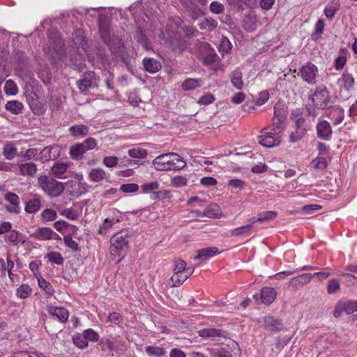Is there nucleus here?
<instances>
[{"mask_svg": "<svg viewBox=\"0 0 357 357\" xmlns=\"http://www.w3.org/2000/svg\"><path fill=\"white\" fill-rule=\"evenodd\" d=\"M38 183L39 188L50 197H59L65 189L63 183L47 175L39 176Z\"/></svg>", "mask_w": 357, "mask_h": 357, "instance_id": "nucleus-1", "label": "nucleus"}, {"mask_svg": "<svg viewBox=\"0 0 357 357\" xmlns=\"http://www.w3.org/2000/svg\"><path fill=\"white\" fill-rule=\"evenodd\" d=\"M130 236L128 230H121L116 233L110 239V252L112 255L120 257L128 249Z\"/></svg>", "mask_w": 357, "mask_h": 357, "instance_id": "nucleus-2", "label": "nucleus"}, {"mask_svg": "<svg viewBox=\"0 0 357 357\" xmlns=\"http://www.w3.org/2000/svg\"><path fill=\"white\" fill-rule=\"evenodd\" d=\"M314 107L325 109L331 103L330 93L325 86L321 85L316 88L314 92L310 97Z\"/></svg>", "mask_w": 357, "mask_h": 357, "instance_id": "nucleus-3", "label": "nucleus"}, {"mask_svg": "<svg viewBox=\"0 0 357 357\" xmlns=\"http://www.w3.org/2000/svg\"><path fill=\"white\" fill-rule=\"evenodd\" d=\"M298 75L308 84L314 85L317 84L319 75L318 68L314 64L307 63L301 67Z\"/></svg>", "mask_w": 357, "mask_h": 357, "instance_id": "nucleus-4", "label": "nucleus"}, {"mask_svg": "<svg viewBox=\"0 0 357 357\" xmlns=\"http://www.w3.org/2000/svg\"><path fill=\"white\" fill-rule=\"evenodd\" d=\"M71 166H73L71 162L57 161L51 167V174L60 179L70 178L72 172L70 168Z\"/></svg>", "mask_w": 357, "mask_h": 357, "instance_id": "nucleus-5", "label": "nucleus"}, {"mask_svg": "<svg viewBox=\"0 0 357 357\" xmlns=\"http://www.w3.org/2000/svg\"><path fill=\"white\" fill-rule=\"evenodd\" d=\"M4 200L8 202V204L5 205L8 212L15 214H19L21 212L20 198L17 194L8 192L4 195Z\"/></svg>", "mask_w": 357, "mask_h": 357, "instance_id": "nucleus-6", "label": "nucleus"}, {"mask_svg": "<svg viewBox=\"0 0 357 357\" xmlns=\"http://www.w3.org/2000/svg\"><path fill=\"white\" fill-rule=\"evenodd\" d=\"M61 149L59 145L53 144L46 146L39 153L38 160L42 162L56 160L61 156Z\"/></svg>", "mask_w": 357, "mask_h": 357, "instance_id": "nucleus-7", "label": "nucleus"}, {"mask_svg": "<svg viewBox=\"0 0 357 357\" xmlns=\"http://www.w3.org/2000/svg\"><path fill=\"white\" fill-rule=\"evenodd\" d=\"M98 80L99 78L96 75L95 73L89 71L83 75L82 78L77 81V84L82 92H85L89 89L96 86Z\"/></svg>", "mask_w": 357, "mask_h": 357, "instance_id": "nucleus-8", "label": "nucleus"}, {"mask_svg": "<svg viewBox=\"0 0 357 357\" xmlns=\"http://www.w3.org/2000/svg\"><path fill=\"white\" fill-rule=\"evenodd\" d=\"M259 142L261 145L271 148L278 146L281 142V135L271 130H266L264 135L259 137Z\"/></svg>", "mask_w": 357, "mask_h": 357, "instance_id": "nucleus-9", "label": "nucleus"}, {"mask_svg": "<svg viewBox=\"0 0 357 357\" xmlns=\"http://www.w3.org/2000/svg\"><path fill=\"white\" fill-rule=\"evenodd\" d=\"M276 298V291L273 287H266L261 289L259 294H255L253 296V298L256 302H259L261 299V302L265 305L271 304Z\"/></svg>", "mask_w": 357, "mask_h": 357, "instance_id": "nucleus-10", "label": "nucleus"}, {"mask_svg": "<svg viewBox=\"0 0 357 357\" xmlns=\"http://www.w3.org/2000/svg\"><path fill=\"white\" fill-rule=\"evenodd\" d=\"M170 153L158 155L153 160V165L158 171L171 170Z\"/></svg>", "mask_w": 357, "mask_h": 357, "instance_id": "nucleus-11", "label": "nucleus"}, {"mask_svg": "<svg viewBox=\"0 0 357 357\" xmlns=\"http://www.w3.org/2000/svg\"><path fill=\"white\" fill-rule=\"evenodd\" d=\"M318 137L330 140L332 137V128L331 124L326 120L319 121L316 126Z\"/></svg>", "mask_w": 357, "mask_h": 357, "instance_id": "nucleus-12", "label": "nucleus"}, {"mask_svg": "<svg viewBox=\"0 0 357 357\" xmlns=\"http://www.w3.org/2000/svg\"><path fill=\"white\" fill-rule=\"evenodd\" d=\"M17 166V174L24 176L33 177L37 172V165L33 162H22Z\"/></svg>", "mask_w": 357, "mask_h": 357, "instance_id": "nucleus-13", "label": "nucleus"}, {"mask_svg": "<svg viewBox=\"0 0 357 357\" xmlns=\"http://www.w3.org/2000/svg\"><path fill=\"white\" fill-rule=\"evenodd\" d=\"M47 312L52 317H56L61 322H66L69 317L68 311L61 307L47 306Z\"/></svg>", "mask_w": 357, "mask_h": 357, "instance_id": "nucleus-14", "label": "nucleus"}, {"mask_svg": "<svg viewBox=\"0 0 357 357\" xmlns=\"http://www.w3.org/2000/svg\"><path fill=\"white\" fill-rule=\"evenodd\" d=\"M218 253V249L216 247H208L200 249L197 251V255L194 257L195 260L205 261L211 258Z\"/></svg>", "mask_w": 357, "mask_h": 357, "instance_id": "nucleus-15", "label": "nucleus"}, {"mask_svg": "<svg viewBox=\"0 0 357 357\" xmlns=\"http://www.w3.org/2000/svg\"><path fill=\"white\" fill-rule=\"evenodd\" d=\"M326 116L333 119V123L335 125L341 123L344 117V109L340 106H335L331 108L327 112Z\"/></svg>", "mask_w": 357, "mask_h": 357, "instance_id": "nucleus-16", "label": "nucleus"}, {"mask_svg": "<svg viewBox=\"0 0 357 357\" xmlns=\"http://www.w3.org/2000/svg\"><path fill=\"white\" fill-rule=\"evenodd\" d=\"M199 336L203 338L215 340L216 337H225V332L214 328H203L198 331Z\"/></svg>", "mask_w": 357, "mask_h": 357, "instance_id": "nucleus-17", "label": "nucleus"}, {"mask_svg": "<svg viewBox=\"0 0 357 357\" xmlns=\"http://www.w3.org/2000/svg\"><path fill=\"white\" fill-rule=\"evenodd\" d=\"M41 207V197L40 195L34 197L26 202L24 210L27 213H35L39 211Z\"/></svg>", "mask_w": 357, "mask_h": 357, "instance_id": "nucleus-18", "label": "nucleus"}, {"mask_svg": "<svg viewBox=\"0 0 357 357\" xmlns=\"http://www.w3.org/2000/svg\"><path fill=\"white\" fill-rule=\"evenodd\" d=\"M265 328L271 332H278L282 328V324L279 319H274L273 317L267 316L264 317Z\"/></svg>", "mask_w": 357, "mask_h": 357, "instance_id": "nucleus-19", "label": "nucleus"}, {"mask_svg": "<svg viewBox=\"0 0 357 357\" xmlns=\"http://www.w3.org/2000/svg\"><path fill=\"white\" fill-rule=\"evenodd\" d=\"M53 234L50 227H40L35 231L33 237L39 241H47L52 238Z\"/></svg>", "mask_w": 357, "mask_h": 357, "instance_id": "nucleus-20", "label": "nucleus"}, {"mask_svg": "<svg viewBox=\"0 0 357 357\" xmlns=\"http://www.w3.org/2000/svg\"><path fill=\"white\" fill-rule=\"evenodd\" d=\"M89 128L83 124H77L69 128L70 134L76 138L84 137L89 133Z\"/></svg>", "mask_w": 357, "mask_h": 357, "instance_id": "nucleus-21", "label": "nucleus"}, {"mask_svg": "<svg viewBox=\"0 0 357 357\" xmlns=\"http://www.w3.org/2000/svg\"><path fill=\"white\" fill-rule=\"evenodd\" d=\"M243 73L239 68H236L231 75V82L234 87L236 89H241L244 86L243 81Z\"/></svg>", "mask_w": 357, "mask_h": 357, "instance_id": "nucleus-22", "label": "nucleus"}, {"mask_svg": "<svg viewBox=\"0 0 357 357\" xmlns=\"http://www.w3.org/2000/svg\"><path fill=\"white\" fill-rule=\"evenodd\" d=\"M354 78L349 73H344L337 80V84L346 91H349L354 86Z\"/></svg>", "mask_w": 357, "mask_h": 357, "instance_id": "nucleus-23", "label": "nucleus"}, {"mask_svg": "<svg viewBox=\"0 0 357 357\" xmlns=\"http://www.w3.org/2000/svg\"><path fill=\"white\" fill-rule=\"evenodd\" d=\"M313 275L310 273H304L291 279L290 284L294 287H301L309 283Z\"/></svg>", "mask_w": 357, "mask_h": 357, "instance_id": "nucleus-24", "label": "nucleus"}, {"mask_svg": "<svg viewBox=\"0 0 357 357\" xmlns=\"http://www.w3.org/2000/svg\"><path fill=\"white\" fill-rule=\"evenodd\" d=\"M170 155L171 170L182 169L185 167L186 162L178 154L170 153Z\"/></svg>", "mask_w": 357, "mask_h": 357, "instance_id": "nucleus-25", "label": "nucleus"}, {"mask_svg": "<svg viewBox=\"0 0 357 357\" xmlns=\"http://www.w3.org/2000/svg\"><path fill=\"white\" fill-rule=\"evenodd\" d=\"M3 155L6 159L11 160L17 155V149L13 143L8 142L3 146Z\"/></svg>", "mask_w": 357, "mask_h": 357, "instance_id": "nucleus-26", "label": "nucleus"}, {"mask_svg": "<svg viewBox=\"0 0 357 357\" xmlns=\"http://www.w3.org/2000/svg\"><path fill=\"white\" fill-rule=\"evenodd\" d=\"M86 153L84 148H83L79 143L75 144L70 146L69 155L74 160H78L83 158V155Z\"/></svg>", "mask_w": 357, "mask_h": 357, "instance_id": "nucleus-27", "label": "nucleus"}, {"mask_svg": "<svg viewBox=\"0 0 357 357\" xmlns=\"http://www.w3.org/2000/svg\"><path fill=\"white\" fill-rule=\"evenodd\" d=\"M6 110L12 113L13 114H20L22 112L24 107L23 104L18 100H10L8 101L5 105Z\"/></svg>", "mask_w": 357, "mask_h": 357, "instance_id": "nucleus-28", "label": "nucleus"}, {"mask_svg": "<svg viewBox=\"0 0 357 357\" xmlns=\"http://www.w3.org/2000/svg\"><path fill=\"white\" fill-rule=\"evenodd\" d=\"M143 63L146 70L151 73L158 72L161 68L160 63L152 58L144 59Z\"/></svg>", "mask_w": 357, "mask_h": 357, "instance_id": "nucleus-29", "label": "nucleus"}, {"mask_svg": "<svg viewBox=\"0 0 357 357\" xmlns=\"http://www.w3.org/2000/svg\"><path fill=\"white\" fill-rule=\"evenodd\" d=\"M5 240L15 245L20 243H24L25 241L22 234L15 230H10L5 237Z\"/></svg>", "mask_w": 357, "mask_h": 357, "instance_id": "nucleus-30", "label": "nucleus"}, {"mask_svg": "<svg viewBox=\"0 0 357 357\" xmlns=\"http://www.w3.org/2000/svg\"><path fill=\"white\" fill-rule=\"evenodd\" d=\"M119 222L118 219L114 218H105L102 224L100 225L98 229V234L101 235H105L107 234L113 225Z\"/></svg>", "mask_w": 357, "mask_h": 357, "instance_id": "nucleus-31", "label": "nucleus"}, {"mask_svg": "<svg viewBox=\"0 0 357 357\" xmlns=\"http://www.w3.org/2000/svg\"><path fill=\"white\" fill-rule=\"evenodd\" d=\"M252 228V224L241 226L240 227L231 229L230 231V234L232 236H246L250 234Z\"/></svg>", "mask_w": 357, "mask_h": 357, "instance_id": "nucleus-32", "label": "nucleus"}, {"mask_svg": "<svg viewBox=\"0 0 357 357\" xmlns=\"http://www.w3.org/2000/svg\"><path fill=\"white\" fill-rule=\"evenodd\" d=\"M145 351L151 357H162L166 354L165 349L159 346H147Z\"/></svg>", "mask_w": 357, "mask_h": 357, "instance_id": "nucleus-33", "label": "nucleus"}, {"mask_svg": "<svg viewBox=\"0 0 357 357\" xmlns=\"http://www.w3.org/2000/svg\"><path fill=\"white\" fill-rule=\"evenodd\" d=\"M199 26L202 30L211 31L218 26V22L213 18L206 17L199 22Z\"/></svg>", "mask_w": 357, "mask_h": 357, "instance_id": "nucleus-34", "label": "nucleus"}, {"mask_svg": "<svg viewBox=\"0 0 357 357\" xmlns=\"http://www.w3.org/2000/svg\"><path fill=\"white\" fill-rule=\"evenodd\" d=\"M32 293V289L26 284H22L16 289V296L21 299H26Z\"/></svg>", "mask_w": 357, "mask_h": 357, "instance_id": "nucleus-35", "label": "nucleus"}, {"mask_svg": "<svg viewBox=\"0 0 357 357\" xmlns=\"http://www.w3.org/2000/svg\"><path fill=\"white\" fill-rule=\"evenodd\" d=\"M306 128H294L289 135V142L295 143L301 140L306 135Z\"/></svg>", "mask_w": 357, "mask_h": 357, "instance_id": "nucleus-36", "label": "nucleus"}, {"mask_svg": "<svg viewBox=\"0 0 357 357\" xmlns=\"http://www.w3.org/2000/svg\"><path fill=\"white\" fill-rule=\"evenodd\" d=\"M201 82L202 81L199 79L189 78L183 82L182 88L184 91L195 89L201 86Z\"/></svg>", "mask_w": 357, "mask_h": 357, "instance_id": "nucleus-37", "label": "nucleus"}, {"mask_svg": "<svg viewBox=\"0 0 357 357\" xmlns=\"http://www.w3.org/2000/svg\"><path fill=\"white\" fill-rule=\"evenodd\" d=\"M106 177L105 172L100 168L93 169L89 173V178L93 182H99Z\"/></svg>", "mask_w": 357, "mask_h": 357, "instance_id": "nucleus-38", "label": "nucleus"}, {"mask_svg": "<svg viewBox=\"0 0 357 357\" xmlns=\"http://www.w3.org/2000/svg\"><path fill=\"white\" fill-rule=\"evenodd\" d=\"M13 267L14 262L10 260L9 255H8V267H5L4 260L2 258L0 259V271L1 272L8 271V277L11 280H13L15 276V275L11 271Z\"/></svg>", "mask_w": 357, "mask_h": 357, "instance_id": "nucleus-39", "label": "nucleus"}, {"mask_svg": "<svg viewBox=\"0 0 357 357\" xmlns=\"http://www.w3.org/2000/svg\"><path fill=\"white\" fill-rule=\"evenodd\" d=\"M128 153L131 158L137 159H144L148 155V152L146 149L139 147L130 149L128 150Z\"/></svg>", "mask_w": 357, "mask_h": 357, "instance_id": "nucleus-40", "label": "nucleus"}, {"mask_svg": "<svg viewBox=\"0 0 357 357\" xmlns=\"http://www.w3.org/2000/svg\"><path fill=\"white\" fill-rule=\"evenodd\" d=\"M5 93L8 96H15L18 93V88L12 79L6 82L3 87Z\"/></svg>", "mask_w": 357, "mask_h": 357, "instance_id": "nucleus-41", "label": "nucleus"}, {"mask_svg": "<svg viewBox=\"0 0 357 357\" xmlns=\"http://www.w3.org/2000/svg\"><path fill=\"white\" fill-rule=\"evenodd\" d=\"M278 215V213L273 211H263L257 215L256 221L262 222L264 221L274 220Z\"/></svg>", "mask_w": 357, "mask_h": 357, "instance_id": "nucleus-42", "label": "nucleus"}, {"mask_svg": "<svg viewBox=\"0 0 357 357\" xmlns=\"http://www.w3.org/2000/svg\"><path fill=\"white\" fill-rule=\"evenodd\" d=\"M188 279V275L184 274V272H181L180 273L175 274L171 277L170 281L172 282V287H179L181 286L186 280Z\"/></svg>", "mask_w": 357, "mask_h": 357, "instance_id": "nucleus-43", "label": "nucleus"}, {"mask_svg": "<svg viewBox=\"0 0 357 357\" xmlns=\"http://www.w3.org/2000/svg\"><path fill=\"white\" fill-rule=\"evenodd\" d=\"M51 263L61 265L63 263V258L59 252H50L45 257Z\"/></svg>", "mask_w": 357, "mask_h": 357, "instance_id": "nucleus-44", "label": "nucleus"}, {"mask_svg": "<svg viewBox=\"0 0 357 357\" xmlns=\"http://www.w3.org/2000/svg\"><path fill=\"white\" fill-rule=\"evenodd\" d=\"M39 287L43 289L47 294L49 296H52L54 293V289L52 284L43 279V278H39L38 280Z\"/></svg>", "mask_w": 357, "mask_h": 357, "instance_id": "nucleus-45", "label": "nucleus"}, {"mask_svg": "<svg viewBox=\"0 0 357 357\" xmlns=\"http://www.w3.org/2000/svg\"><path fill=\"white\" fill-rule=\"evenodd\" d=\"M41 218L45 222L53 221L57 218L56 213L52 208H46L40 214Z\"/></svg>", "mask_w": 357, "mask_h": 357, "instance_id": "nucleus-46", "label": "nucleus"}, {"mask_svg": "<svg viewBox=\"0 0 357 357\" xmlns=\"http://www.w3.org/2000/svg\"><path fill=\"white\" fill-rule=\"evenodd\" d=\"M73 341L74 344L81 349H85L88 347V342L86 341L83 334H76L73 335Z\"/></svg>", "mask_w": 357, "mask_h": 357, "instance_id": "nucleus-47", "label": "nucleus"}, {"mask_svg": "<svg viewBox=\"0 0 357 357\" xmlns=\"http://www.w3.org/2000/svg\"><path fill=\"white\" fill-rule=\"evenodd\" d=\"M160 184L158 181H153L146 183L141 186V189L144 193H151L152 192H155V190L159 189Z\"/></svg>", "mask_w": 357, "mask_h": 357, "instance_id": "nucleus-48", "label": "nucleus"}, {"mask_svg": "<svg viewBox=\"0 0 357 357\" xmlns=\"http://www.w3.org/2000/svg\"><path fill=\"white\" fill-rule=\"evenodd\" d=\"M204 214L208 218H218L220 214L219 207L216 204L209 205L204 210Z\"/></svg>", "mask_w": 357, "mask_h": 357, "instance_id": "nucleus-49", "label": "nucleus"}, {"mask_svg": "<svg viewBox=\"0 0 357 357\" xmlns=\"http://www.w3.org/2000/svg\"><path fill=\"white\" fill-rule=\"evenodd\" d=\"M284 117L282 115L280 117H278V119H273V123L271 125L270 128L266 129V130H271L274 132L278 133L280 135V132L282 130V124L284 121Z\"/></svg>", "mask_w": 357, "mask_h": 357, "instance_id": "nucleus-50", "label": "nucleus"}, {"mask_svg": "<svg viewBox=\"0 0 357 357\" xmlns=\"http://www.w3.org/2000/svg\"><path fill=\"white\" fill-rule=\"evenodd\" d=\"M211 357H232L230 352L223 348L214 349H208Z\"/></svg>", "mask_w": 357, "mask_h": 357, "instance_id": "nucleus-51", "label": "nucleus"}, {"mask_svg": "<svg viewBox=\"0 0 357 357\" xmlns=\"http://www.w3.org/2000/svg\"><path fill=\"white\" fill-rule=\"evenodd\" d=\"M84 337L86 341H91L93 342H96L99 339L98 334L93 329L88 328L84 331L83 333Z\"/></svg>", "mask_w": 357, "mask_h": 357, "instance_id": "nucleus-52", "label": "nucleus"}, {"mask_svg": "<svg viewBox=\"0 0 357 357\" xmlns=\"http://www.w3.org/2000/svg\"><path fill=\"white\" fill-rule=\"evenodd\" d=\"M188 180L185 177L182 176H176L171 179V184L174 187L181 188L187 185Z\"/></svg>", "mask_w": 357, "mask_h": 357, "instance_id": "nucleus-53", "label": "nucleus"}, {"mask_svg": "<svg viewBox=\"0 0 357 357\" xmlns=\"http://www.w3.org/2000/svg\"><path fill=\"white\" fill-rule=\"evenodd\" d=\"M340 282L337 279H331L329 280L327 286V292L329 294H333L340 289Z\"/></svg>", "mask_w": 357, "mask_h": 357, "instance_id": "nucleus-54", "label": "nucleus"}, {"mask_svg": "<svg viewBox=\"0 0 357 357\" xmlns=\"http://www.w3.org/2000/svg\"><path fill=\"white\" fill-rule=\"evenodd\" d=\"M79 144L83 148H84V151L86 152L94 149L97 146L96 140L92 137L87 138L83 142Z\"/></svg>", "mask_w": 357, "mask_h": 357, "instance_id": "nucleus-55", "label": "nucleus"}, {"mask_svg": "<svg viewBox=\"0 0 357 357\" xmlns=\"http://www.w3.org/2000/svg\"><path fill=\"white\" fill-rule=\"evenodd\" d=\"M60 214L62 216H64L70 220H76L78 217V214L77 211L72 208H64L60 211Z\"/></svg>", "mask_w": 357, "mask_h": 357, "instance_id": "nucleus-56", "label": "nucleus"}, {"mask_svg": "<svg viewBox=\"0 0 357 357\" xmlns=\"http://www.w3.org/2000/svg\"><path fill=\"white\" fill-rule=\"evenodd\" d=\"M138 190H139V185L134 183L123 184L120 187V191L125 192V193L135 192Z\"/></svg>", "mask_w": 357, "mask_h": 357, "instance_id": "nucleus-57", "label": "nucleus"}, {"mask_svg": "<svg viewBox=\"0 0 357 357\" xmlns=\"http://www.w3.org/2000/svg\"><path fill=\"white\" fill-rule=\"evenodd\" d=\"M99 29H100V33L102 40L105 43H108L110 40V33H109L108 26L105 24H100Z\"/></svg>", "mask_w": 357, "mask_h": 357, "instance_id": "nucleus-58", "label": "nucleus"}, {"mask_svg": "<svg viewBox=\"0 0 357 357\" xmlns=\"http://www.w3.org/2000/svg\"><path fill=\"white\" fill-rule=\"evenodd\" d=\"M63 241L65 245L73 251H77L79 250L78 243L72 238L71 236H65Z\"/></svg>", "mask_w": 357, "mask_h": 357, "instance_id": "nucleus-59", "label": "nucleus"}, {"mask_svg": "<svg viewBox=\"0 0 357 357\" xmlns=\"http://www.w3.org/2000/svg\"><path fill=\"white\" fill-rule=\"evenodd\" d=\"M174 268L173 271L175 274L180 273L181 272H184L186 266V262L181 259H178L174 260Z\"/></svg>", "mask_w": 357, "mask_h": 357, "instance_id": "nucleus-60", "label": "nucleus"}, {"mask_svg": "<svg viewBox=\"0 0 357 357\" xmlns=\"http://www.w3.org/2000/svg\"><path fill=\"white\" fill-rule=\"evenodd\" d=\"M103 164L109 168L116 167L119 162V158L116 156H106L103 158Z\"/></svg>", "mask_w": 357, "mask_h": 357, "instance_id": "nucleus-61", "label": "nucleus"}, {"mask_svg": "<svg viewBox=\"0 0 357 357\" xmlns=\"http://www.w3.org/2000/svg\"><path fill=\"white\" fill-rule=\"evenodd\" d=\"M346 307V313L351 314L354 312H357V301L350 300L344 301Z\"/></svg>", "mask_w": 357, "mask_h": 357, "instance_id": "nucleus-62", "label": "nucleus"}, {"mask_svg": "<svg viewBox=\"0 0 357 357\" xmlns=\"http://www.w3.org/2000/svg\"><path fill=\"white\" fill-rule=\"evenodd\" d=\"M343 312H346L344 303V301H339L335 307L333 316L335 318H338L341 316Z\"/></svg>", "mask_w": 357, "mask_h": 357, "instance_id": "nucleus-63", "label": "nucleus"}, {"mask_svg": "<svg viewBox=\"0 0 357 357\" xmlns=\"http://www.w3.org/2000/svg\"><path fill=\"white\" fill-rule=\"evenodd\" d=\"M210 10L215 14L222 13L224 11V6L218 1H213L210 5Z\"/></svg>", "mask_w": 357, "mask_h": 357, "instance_id": "nucleus-64", "label": "nucleus"}]
</instances>
